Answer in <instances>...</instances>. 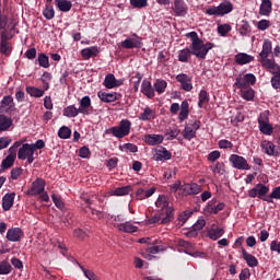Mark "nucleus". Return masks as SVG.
<instances>
[{"label": "nucleus", "instance_id": "052dcab7", "mask_svg": "<svg viewBox=\"0 0 280 280\" xmlns=\"http://www.w3.org/2000/svg\"><path fill=\"white\" fill-rule=\"evenodd\" d=\"M232 27L230 26V24H220L218 25V34H220L221 36H226V34H229V32H231Z\"/></svg>", "mask_w": 280, "mask_h": 280}, {"label": "nucleus", "instance_id": "cd10ccee", "mask_svg": "<svg viewBox=\"0 0 280 280\" xmlns=\"http://www.w3.org/2000/svg\"><path fill=\"white\" fill-rule=\"evenodd\" d=\"M97 97L101 100V102H104L105 104H110L113 102H117V93H106V92H98Z\"/></svg>", "mask_w": 280, "mask_h": 280}, {"label": "nucleus", "instance_id": "a878e982", "mask_svg": "<svg viewBox=\"0 0 280 280\" xmlns=\"http://www.w3.org/2000/svg\"><path fill=\"white\" fill-rule=\"evenodd\" d=\"M174 12L176 16H185L187 14V4L184 0L174 1Z\"/></svg>", "mask_w": 280, "mask_h": 280}, {"label": "nucleus", "instance_id": "49530a36", "mask_svg": "<svg viewBox=\"0 0 280 280\" xmlns=\"http://www.w3.org/2000/svg\"><path fill=\"white\" fill-rule=\"evenodd\" d=\"M209 104V93L207 90H201L199 92V101L198 106L199 108H205V105Z\"/></svg>", "mask_w": 280, "mask_h": 280}, {"label": "nucleus", "instance_id": "f03ea898", "mask_svg": "<svg viewBox=\"0 0 280 280\" xmlns=\"http://www.w3.org/2000/svg\"><path fill=\"white\" fill-rule=\"evenodd\" d=\"M213 49V44L202 42V39H199L197 42L191 43L190 51L192 56H196V58H200L201 60H205L207 58V55L209 51Z\"/></svg>", "mask_w": 280, "mask_h": 280}, {"label": "nucleus", "instance_id": "f8f14e48", "mask_svg": "<svg viewBox=\"0 0 280 280\" xmlns=\"http://www.w3.org/2000/svg\"><path fill=\"white\" fill-rule=\"evenodd\" d=\"M260 148H261L262 152L265 154H267V156H279V154H280L279 149L271 141L264 140L260 143Z\"/></svg>", "mask_w": 280, "mask_h": 280}, {"label": "nucleus", "instance_id": "338daca9", "mask_svg": "<svg viewBox=\"0 0 280 280\" xmlns=\"http://www.w3.org/2000/svg\"><path fill=\"white\" fill-rule=\"evenodd\" d=\"M192 212L191 211H185L178 215V221L182 222V224H185L189 218H191Z\"/></svg>", "mask_w": 280, "mask_h": 280}, {"label": "nucleus", "instance_id": "a19ab883", "mask_svg": "<svg viewBox=\"0 0 280 280\" xmlns=\"http://www.w3.org/2000/svg\"><path fill=\"white\" fill-rule=\"evenodd\" d=\"M81 114L80 109L75 107V105H70L63 108V117L73 118L78 117Z\"/></svg>", "mask_w": 280, "mask_h": 280}, {"label": "nucleus", "instance_id": "864d4df0", "mask_svg": "<svg viewBox=\"0 0 280 280\" xmlns=\"http://www.w3.org/2000/svg\"><path fill=\"white\" fill-rule=\"evenodd\" d=\"M39 67L44 69H49V57L45 54H39L37 57Z\"/></svg>", "mask_w": 280, "mask_h": 280}, {"label": "nucleus", "instance_id": "39448f33", "mask_svg": "<svg viewBox=\"0 0 280 280\" xmlns=\"http://www.w3.org/2000/svg\"><path fill=\"white\" fill-rule=\"evenodd\" d=\"M270 113L268 110L261 113L258 117V128L262 135L270 137L275 132V128L270 124Z\"/></svg>", "mask_w": 280, "mask_h": 280}, {"label": "nucleus", "instance_id": "aec40b11", "mask_svg": "<svg viewBox=\"0 0 280 280\" xmlns=\"http://www.w3.org/2000/svg\"><path fill=\"white\" fill-rule=\"evenodd\" d=\"M182 189L186 196H197V194L202 191V187H200L198 184H185L182 186Z\"/></svg>", "mask_w": 280, "mask_h": 280}, {"label": "nucleus", "instance_id": "9b49d317", "mask_svg": "<svg viewBox=\"0 0 280 280\" xmlns=\"http://www.w3.org/2000/svg\"><path fill=\"white\" fill-rule=\"evenodd\" d=\"M200 130V121L196 120L194 124L187 125L183 131V137L187 141H191L196 137V132Z\"/></svg>", "mask_w": 280, "mask_h": 280}, {"label": "nucleus", "instance_id": "c85d7f7f", "mask_svg": "<svg viewBox=\"0 0 280 280\" xmlns=\"http://www.w3.org/2000/svg\"><path fill=\"white\" fill-rule=\"evenodd\" d=\"M156 191V188L151 187L150 189L145 190L143 188H139L136 191V198L137 200H145V198H150L154 196V192Z\"/></svg>", "mask_w": 280, "mask_h": 280}, {"label": "nucleus", "instance_id": "2f4dec72", "mask_svg": "<svg viewBox=\"0 0 280 280\" xmlns=\"http://www.w3.org/2000/svg\"><path fill=\"white\" fill-rule=\"evenodd\" d=\"M255 60V57L246 54V52H240L235 56V62L237 65H248Z\"/></svg>", "mask_w": 280, "mask_h": 280}, {"label": "nucleus", "instance_id": "0eeeda50", "mask_svg": "<svg viewBox=\"0 0 280 280\" xmlns=\"http://www.w3.org/2000/svg\"><path fill=\"white\" fill-rule=\"evenodd\" d=\"M270 191V187L264 184H257L254 188L248 190L249 198H260V200H265L266 202H272V200L266 198V195Z\"/></svg>", "mask_w": 280, "mask_h": 280}, {"label": "nucleus", "instance_id": "ea45409f", "mask_svg": "<svg viewBox=\"0 0 280 280\" xmlns=\"http://www.w3.org/2000/svg\"><path fill=\"white\" fill-rule=\"evenodd\" d=\"M165 89H167V81L163 79H158L153 84V91H156L158 95H163Z\"/></svg>", "mask_w": 280, "mask_h": 280}, {"label": "nucleus", "instance_id": "09e8293b", "mask_svg": "<svg viewBox=\"0 0 280 280\" xmlns=\"http://www.w3.org/2000/svg\"><path fill=\"white\" fill-rule=\"evenodd\" d=\"M191 49L189 48H184L182 50L178 51V60L179 62H187L189 60V58L191 57Z\"/></svg>", "mask_w": 280, "mask_h": 280}, {"label": "nucleus", "instance_id": "f257e3e1", "mask_svg": "<svg viewBox=\"0 0 280 280\" xmlns=\"http://www.w3.org/2000/svg\"><path fill=\"white\" fill-rule=\"evenodd\" d=\"M155 207L160 209V213L165 214V218L162 219V224L172 222V219L174 218V208L170 207L167 196L160 195L155 201Z\"/></svg>", "mask_w": 280, "mask_h": 280}, {"label": "nucleus", "instance_id": "5701e85b", "mask_svg": "<svg viewBox=\"0 0 280 280\" xmlns=\"http://www.w3.org/2000/svg\"><path fill=\"white\" fill-rule=\"evenodd\" d=\"M14 198H16V194L10 192L5 194L2 198V209L3 211H10L12 207H14Z\"/></svg>", "mask_w": 280, "mask_h": 280}, {"label": "nucleus", "instance_id": "4c0bfd02", "mask_svg": "<svg viewBox=\"0 0 280 280\" xmlns=\"http://www.w3.org/2000/svg\"><path fill=\"white\" fill-rule=\"evenodd\" d=\"M271 73V86L272 89H275L276 91H279L280 90V68L278 70H273V71H270Z\"/></svg>", "mask_w": 280, "mask_h": 280}, {"label": "nucleus", "instance_id": "6e6552de", "mask_svg": "<svg viewBox=\"0 0 280 280\" xmlns=\"http://www.w3.org/2000/svg\"><path fill=\"white\" fill-rule=\"evenodd\" d=\"M18 159L20 161H27V163H34V150L30 143H24L18 151Z\"/></svg>", "mask_w": 280, "mask_h": 280}, {"label": "nucleus", "instance_id": "20e7f679", "mask_svg": "<svg viewBox=\"0 0 280 280\" xmlns=\"http://www.w3.org/2000/svg\"><path fill=\"white\" fill-rule=\"evenodd\" d=\"M132 128V122L128 119L120 120L119 126L112 127L109 130L113 137L117 139H124V137H128L130 135V129Z\"/></svg>", "mask_w": 280, "mask_h": 280}, {"label": "nucleus", "instance_id": "a18cd8bd", "mask_svg": "<svg viewBox=\"0 0 280 280\" xmlns=\"http://www.w3.org/2000/svg\"><path fill=\"white\" fill-rule=\"evenodd\" d=\"M224 235V229L222 228H217V229H211L208 231V237H210V240H220V237H222Z\"/></svg>", "mask_w": 280, "mask_h": 280}, {"label": "nucleus", "instance_id": "ddd939ff", "mask_svg": "<svg viewBox=\"0 0 280 280\" xmlns=\"http://www.w3.org/2000/svg\"><path fill=\"white\" fill-rule=\"evenodd\" d=\"M14 110V98L10 95L4 96L0 102V113L10 114Z\"/></svg>", "mask_w": 280, "mask_h": 280}, {"label": "nucleus", "instance_id": "774afa93", "mask_svg": "<svg viewBox=\"0 0 280 280\" xmlns=\"http://www.w3.org/2000/svg\"><path fill=\"white\" fill-rule=\"evenodd\" d=\"M270 250L280 255V241H271Z\"/></svg>", "mask_w": 280, "mask_h": 280}, {"label": "nucleus", "instance_id": "c9c22d12", "mask_svg": "<svg viewBox=\"0 0 280 280\" xmlns=\"http://www.w3.org/2000/svg\"><path fill=\"white\" fill-rule=\"evenodd\" d=\"M219 9V16H224V14H229L233 12V3L230 1H223L218 5Z\"/></svg>", "mask_w": 280, "mask_h": 280}, {"label": "nucleus", "instance_id": "4d7b16f0", "mask_svg": "<svg viewBox=\"0 0 280 280\" xmlns=\"http://www.w3.org/2000/svg\"><path fill=\"white\" fill-rule=\"evenodd\" d=\"M211 172L213 174H219V176H223L224 174V163L217 162L214 166H210Z\"/></svg>", "mask_w": 280, "mask_h": 280}, {"label": "nucleus", "instance_id": "58836bf2", "mask_svg": "<svg viewBox=\"0 0 280 280\" xmlns=\"http://www.w3.org/2000/svg\"><path fill=\"white\" fill-rule=\"evenodd\" d=\"M131 191V186H122L109 191V196H128Z\"/></svg>", "mask_w": 280, "mask_h": 280}, {"label": "nucleus", "instance_id": "f704fd0d", "mask_svg": "<svg viewBox=\"0 0 280 280\" xmlns=\"http://www.w3.org/2000/svg\"><path fill=\"white\" fill-rule=\"evenodd\" d=\"M236 30L241 36H248L250 34V24L243 20L236 24Z\"/></svg>", "mask_w": 280, "mask_h": 280}, {"label": "nucleus", "instance_id": "bb28decb", "mask_svg": "<svg viewBox=\"0 0 280 280\" xmlns=\"http://www.w3.org/2000/svg\"><path fill=\"white\" fill-rule=\"evenodd\" d=\"M242 255H243V259H245L249 268H256V266H259V260H257V257L246 252V249H242Z\"/></svg>", "mask_w": 280, "mask_h": 280}, {"label": "nucleus", "instance_id": "c03bdc74", "mask_svg": "<svg viewBox=\"0 0 280 280\" xmlns=\"http://www.w3.org/2000/svg\"><path fill=\"white\" fill-rule=\"evenodd\" d=\"M0 51L3 54V56H9L12 54V46L10 43H8V39H5L4 36L1 38V44H0Z\"/></svg>", "mask_w": 280, "mask_h": 280}, {"label": "nucleus", "instance_id": "37998d69", "mask_svg": "<svg viewBox=\"0 0 280 280\" xmlns=\"http://www.w3.org/2000/svg\"><path fill=\"white\" fill-rule=\"evenodd\" d=\"M189 117V103L187 101L182 102L180 113L178 116L179 121H185Z\"/></svg>", "mask_w": 280, "mask_h": 280}, {"label": "nucleus", "instance_id": "6e6d98bb", "mask_svg": "<svg viewBox=\"0 0 280 280\" xmlns=\"http://www.w3.org/2000/svg\"><path fill=\"white\" fill-rule=\"evenodd\" d=\"M60 139H69L71 137V129L67 126H62L58 131Z\"/></svg>", "mask_w": 280, "mask_h": 280}, {"label": "nucleus", "instance_id": "69168bd1", "mask_svg": "<svg viewBox=\"0 0 280 280\" xmlns=\"http://www.w3.org/2000/svg\"><path fill=\"white\" fill-rule=\"evenodd\" d=\"M84 277H86V279L89 280H97V278L95 277V273L89 269H85L84 267L80 266Z\"/></svg>", "mask_w": 280, "mask_h": 280}, {"label": "nucleus", "instance_id": "7ed1b4c3", "mask_svg": "<svg viewBox=\"0 0 280 280\" xmlns=\"http://www.w3.org/2000/svg\"><path fill=\"white\" fill-rule=\"evenodd\" d=\"M28 196H39L44 202H49V195L45 191V182L36 179L33 182L31 189L27 190Z\"/></svg>", "mask_w": 280, "mask_h": 280}, {"label": "nucleus", "instance_id": "2eb2a0df", "mask_svg": "<svg viewBox=\"0 0 280 280\" xmlns=\"http://www.w3.org/2000/svg\"><path fill=\"white\" fill-rule=\"evenodd\" d=\"M124 84V79H116L115 74L109 73L105 77L104 86L105 89H117Z\"/></svg>", "mask_w": 280, "mask_h": 280}, {"label": "nucleus", "instance_id": "f3484780", "mask_svg": "<svg viewBox=\"0 0 280 280\" xmlns=\"http://www.w3.org/2000/svg\"><path fill=\"white\" fill-rule=\"evenodd\" d=\"M163 141H165V137H163V135L152 133L144 136V143L148 145H161Z\"/></svg>", "mask_w": 280, "mask_h": 280}, {"label": "nucleus", "instance_id": "0e129e2a", "mask_svg": "<svg viewBox=\"0 0 280 280\" xmlns=\"http://www.w3.org/2000/svg\"><path fill=\"white\" fill-rule=\"evenodd\" d=\"M218 145L221 150H229V149L231 150L233 148V142L226 139H223L219 141Z\"/></svg>", "mask_w": 280, "mask_h": 280}, {"label": "nucleus", "instance_id": "c756f323", "mask_svg": "<svg viewBox=\"0 0 280 280\" xmlns=\"http://www.w3.org/2000/svg\"><path fill=\"white\" fill-rule=\"evenodd\" d=\"M260 63L265 69H270V71H278L280 66L275 62V59H268V57H260Z\"/></svg>", "mask_w": 280, "mask_h": 280}, {"label": "nucleus", "instance_id": "473e14b6", "mask_svg": "<svg viewBox=\"0 0 280 280\" xmlns=\"http://www.w3.org/2000/svg\"><path fill=\"white\" fill-rule=\"evenodd\" d=\"M170 159H172V153L167 149L160 148L155 151L156 161H170Z\"/></svg>", "mask_w": 280, "mask_h": 280}, {"label": "nucleus", "instance_id": "5fc2aeb1", "mask_svg": "<svg viewBox=\"0 0 280 280\" xmlns=\"http://www.w3.org/2000/svg\"><path fill=\"white\" fill-rule=\"evenodd\" d=\"M163 218H165V214L163 212H159V214H155L148 220V224H165L163 223Z\"/></svg>", "mask_w": 280, "mask_h": 280}, {"label": "nucleus", "instance_id": "8fccbe9b", "mask_svg": "<svg viewBox=\"0 0 280 280\" xmlns=\"http://www.w3.org/2000/svg\"><path fill=\"white\" fill-rule=\"evenodd\" d=\"M241 97L246 100V102H253V100H255V90H253V88L241 90Z\"/></svg>", "mask_w": 280, "mask_h": 280}, {"label": "nucleus", "instance_id": "b1692460", "mask_svg": "<svg viewBox=\"0 0 280 280\" xmlns=\"http://www.w3.org/2000/svg\"><path fill=\"white\" fill-rule=\"evenodd\" d=\"M79 104H80L79 112L81 115H91V97L83 96L80 100Z\"/></svg>", "mask_w": 280, "mask_h": 280}, {"label": "nucleus", "instance_id": "dca6fc26", "mask_svg": "<svg viewBox=\"0 0 280 280\" xmlns=\"http://www.w3.org/2000/svg\"><path fill=\"white\" fill-rule=\"evenodd\" d=\"M115 226L117 228L118 231H120V233H137V231H139V228L130 223V221H126L122 223H115Z\"/></svg>", "mask_w": 280, "mask_h": 280}, {"label": "nucleus", "instance_id": "1a4fd4ad", "mask_svg": "<svg viewBox=\"0 0 280 280\" xmlns=\"http://www.w3.org/2000/svg\"><path fill=\"white\" fill-rule=\"evenodd\" d=\"M230 163L235 170L248 171L250 170V164L246 161V158L237 154H231L229 159Z\"/></svg>", "mask_w": 280, "mask_h": 280}, {"label": "nucleus", "instance_id": "4468645a", "mask_svg": "<svg viewBox=\"0 0 280 280\" xmlns=\"http://www.w3.org/2000/svg\"><path fill=\"white\" fill-rule=\"evenodd\" d=\"M120 45L124 49H139L141 47V39L137 34H133V37L122 40Z\"/></svg>", "mask_w": 280, "mask_h": 280}, {"label": "nucleus", "instance_id": "72a5a7b5", "mask_svg": "<svg viewBox=\"0 0 280 280\" xmlns=\"http://www.w3.org/2000/svg\"><path fill=\"white\" fill-rule=\"evenodd\" d=\"M12 128V118L1 114L0 115V132H5Z\"/></svg>", "mask_w": 280, "mask_h": 280}, {"label": "nucleus", "instance_id": "412c9836", "mask_svg": "<svg viewBox=\"0 0 280 280\" xmlns=\"http://www.w3.org/2000/svg\"><path fill=\"white\" fill-rule=\"evenodd\" d=\"M21 237H23V231L20 228H12L7 232V240L9 242H20Z\"/></svg>", "mask_w": 280, "mask_h": 280}, {"label": "nucleus", "instance_id": "bf43d9fd", "mask_svg": "<svg viewBox=\"0 0 280 280\" xmlns=\"http://www.w3.org/2000/svg\"><path fill=\"white\" fill-rule=\"evenodd\" d=\"M165 135H166L167 141H172L176 139L178 135H180V130H178V128L168 129Z\"/></svg>", "mask_w": 280, "mask_h": 280}, {"label": "nucleus", "instance_id": "423d86ee", "mask_svg": "<svg viewBox=\"0 0 280 280\" xmlns=\"http://www.w3.org/2000/svg\"><path fill=\"white\" fill-rule=\"evenodd\" d=\"M257 82V78L253 73H247V74H240L236 80H235V86L240 89L241 91H244L248 89L249 86L255 85Z\"/></svg>", "mask_w": 280, "mask_h": 280}, {"label": "nucleus", "instance_id": "7c9ffc66", "mask_svg": "<svg viewBox=\"0 0 280 280\" xmlns=\"http://www.w3.org/2000/svg\"><path fill=\"white\" fill-rule=\"evenodd\" d=\"M271 12H272V1L262 0L259 9V14L261 16H270Z\"/></svg>", "mask_w": 280, "mask_h": 280}, {"label": "nucleus", "instance_id": "3c124183", "mask_svg": "<svg viewBox=\"0 0 280 280\" xmlns=\"http://www.w3.org/2000/svg\"><path fill=\"white\" fill-rule=\"evenodd\" d=\"M43 15L47 21H51L54 16H56V11L54 10V7L51 4H46V8L43 11Z\"/></svg>", "mask_w": 280, "mask_h": 280}, {"label": "nucleus", "instance_id": "9d476101", "mask_svg": "<svg viewBox=\"0 0 280 280\" xmlns=\"http://www.w3.org/2000/svg\"><path fill=\"white\" fill-rule=\"evenodd\" d=\"M175 80L179 82L180 89L183 91H186L187 93H189L190 91H194V84L191 83L192 78L189 77L188 74L179 73L176 75Z\"/></svg>", "mask_w": 280, "mask_h": 280}, {"label": "nucleus", "instance_id": "4be33fe9", "mask_svg": "<svg viewBox=\"0 0 280 280\" xmlns=\"http://www.w3.org/2000/svg\"><path fill=\"white\" fill-rule=\"evenodd\" d=\"M140 121H152V119H156V110L151 107H145L142 113L138 116Z\"/></svg>", "mask_w": 280, "mask_h": 280}, {"label": "nucleus", "instance_id": "79ce46f5", "mask_svg": "<svg viewBox=\"0 0 280 280\" xmlns=\"http://www.w3.org/2000/svg\"><path fill=\"white\" fill-rule=\"evenodd\" d=\"M56 5L60 12H69L73 4L69 0H56Z\"/></svg>", "mask_w": 280, "mask_h": 280}, {"label": "nucleus", "instance_id": "680f3d73", "mask_svg": "<svg viewBox=\"0 0 280 280\" xmlns=\"http://www.w3.org/2000/svg\"><path fill=\"white\" fill-rule=\"evenodd\" d=\"M120 150H124L125 152H138L139 148H137V144H132V143H125L120 147Z\"/></svg>", "mask_w": 280, "mask_h": 280}, {"label": "nucleus", "instance_id": "e2e57ef3", "mask_svg": "<svg viewBox=\"0 0 280 280\" xmlns=\"http://www.w3.org/2000/svg\"><path fill=\"white\" fill-rule=\"evenodd\" d=\"M132 8H148V0H130Z\"/></svg>", "mask_w": 280, "mask_h": 280}, {"label": "nucleus", "instance_id": "a211bd4d", "mask_svg": "<svg viewBox=\"0 0 280 280\" xmlns=\"http://www.w3.org/2000/svg\"><path fill=\"white\" fill-rule=\"evenodd\" d=\"M175 246H178L179 253H186V255H191V250H194V246L191 245V243L177 238L174 241Z\"/></svg>", "mask_w": 280, "mask_h": 280}, {"label": "nucleus", "instance_id": "13d9d810", "mask_svg": "<svg viewBox=\"0 0 280 280\" xmlns=\"http://www.w3.org/2000/svg\"><path fill=\"white\" fill-rule=\"evenodd\" d=\"M12 272V266L8 261L0 262V275H10Z\"/></svg>", "mask_w": 280, "mask_h": 280}, {"label": "nucleus", "instance_id": "e433bc0d", "mask_svg": "<svg viewBox=\"0 0 280 280\" xmlns=\"http://www.w3.org/2000/svg\"><path fill=\"white\" fill-rule=\"evenodd\" d=\"M272 54V42L270 39H265L262 44V50L260 51V58H268Z\"/></svg>", "mask_w": 280, "mask_h": 280}, {"label": "nucleus", "instance_id": "6ab92c4d", "mask_svg": "<svg viewBox=\"0 0 280 280\" xmlns=\"http://www.w3.org/2000/svg\"><path fill=\"white\" fill-rule=\"evenodd\" d=\"M100 54V47L91 46L81 50V56L83 60H91V58H95Z\"/></svg>", "mask_w": 280, "mask_h": 280}, {"label": "nucleus", "instance_id": "393cba45", "mask_svg": "<svg viewBox=\"0 0 280 280\" xmlns=\"http://www.w3.org/2000/svg\"><path fill=\"white\" fill-rule=\"evenodd\" d=\"M141 93L145 95L149 100L154 97V88H152V83L148 80H143L141 84Z\"/></svg>", "mask_w": 280, "mask_h": 280}, {"label": "nucleus", "instance_id": "603ef678", "mask_svg": "<svg viewBox=\"0 0 280 280\" xmlns=\"http://www.w3.org/2000/svg\"><path fill=\"white\" fill-rule=\"evenodd\" d=\"M16 156L15 155H8L3 161H2V167L3 170H10V167H12V165H14V161H15Z\"/></svg>", "mask_w": 280, "mask_h": 280}, {"label": "nucleus", "instance_id": "de8ad7c7", "mask_svg": "<svg viewBox=\"0 0 280 280\" xmlns=\"http://www.w3.org/2000/svg\"><path fill=\"white\" fill-rule=\"evenodd\" d=\"M26 93H28L31 97H43V95H45V90L35 86H26Z\"/></svg>", "mask_w": 280, "mask_h": 280}]
</instances>
